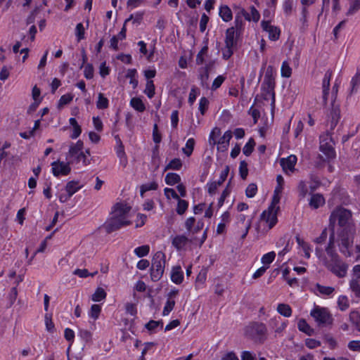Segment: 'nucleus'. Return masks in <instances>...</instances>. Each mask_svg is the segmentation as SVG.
<instances>
[{
    "mask_svg": "<svg viewBox=\"0 0 360 360\" xmlns=\"http://www.w3.org/2000/svg\"><path fill=\"white\" fill-rule=\"evenodd\" d=\"M184 279V272L180 266H175L171 272V280L176 284H181Z\"/></svg>",
    "mask_w": 360,
    "mask_h": 360,
    "instance_id": "nucleus-20",
    "label": "nucleus"
},
{
    "mask_svg": "<svg viewBox=\"0 0 360 360\" xmlns=\"http://www.w3.org/2000/svg\"><path fill=\"white\" fill-rule=\"evenodd\" d=\"M106 297V292L102 288H98L91 296L94 302H100Z\"/></svg>",
    "mask_w": 360,
    "mask_h": 360,
    "instance_id": "nucleus-35",
    "label": "nucleus"
},
{
    "mask_svg": "<svg viewBox=\"0 0 360 360\" xmlns=\"http://www.w3.org/2000/svg\"><path fill=\"white\" fill-rule=\"evenodd\" d=\"M178 200L177 203V207H176V212L181 215L184 214V212L186 211L188 207V202L185 200H181L179 198V199H176Z\"/></svg>",
    "mask_w": 360,
    "mask_h": 360,
    "instance_id": "nucleus-39",
    "label": "nucleus"
},
{
    "mask_svg": "<svg viewBox=\"0 0 360 360\" xmlns=\"http://www.w3.org/2000/svg\"><path fill=\"white\" fill-rule=\"evenodd\" d=\"M101 310V307L99 304H93L91 307L90 310V316L94 319H98L100 312Z\"/></svg>",
    "mask_w": 360,
    "mask_h": 360,
    "instance_id": "nucleus-61",
    "label": "nucleus"
},
{
    "mask_svg": "<svg viewBox=\"0 0 360 360\" xmlns=\"http://www.w3.org/2000/svg\"><path fill=\"white\" fill-rule=\"evenodd\" d=\"M131 224V221L129 219L117 217L111 214L110 218L108 219L104 226L106 231L110 233Z\"/></svg>",
    "mask_w": 360,
    "mask_h": 360,
    "instance_id": "nucleus-7",
    "label": "nucleus"
},
{
    "mask_svg": "<svg viewBox=\"0 0 360 360\" xmlns=\"http://www.w3.org/2000/svg\"><path fill=\"white\" fill-rule=\"evenodd\" d=\"M136 73L137 72L136 69H129L126 75V77L130 79V84L133 85L134 89L138 86V80L135 78Z\"/></svg>",
    "mask_w": 360,
    "mask_h": 360,
    "instance_id": "nucleus-41",
    "label": "nucleus"
},
{
    "mask_svg": "<svg viewBox=\"0 0 360 360\" xmlns=\"http://www.w3.org/2000/svg\"><path fill=\"white\" fill-rule=\"evenodd\" d=\"M221 129L218 127H215L212 129L210 134L209 142L210 144L216 145L217 138L220 135Z\"/></svg>",
    "mask_w": 360,
    "mask_h": 360,
    "instance_id": "nucleus-50",
    "label": "nucleus"
},
{
    "mask_svg": "<svg viewBox=\"0 0 360 360\" xmlns=\"http://www.w3.org/2000/svg\"><path fill=\"white\" fill-rule=\"evenodd\" d=\"M181 177L176 173H168L165 176V182L167 184L173 186L176 184L179 183Z\"/></svg>",
    "mask_w": 360,
    "mask_h": 360,
    "instance_id": "nucleus-32",
    "label": "nucleus"
},
{
    "mask_svg": "<svg viewBox=\"0 0 360 360\" xmlns=\"http://www.w3.org/2000/svg\"><path fill=\"white\" fill-rule=\"evenodd\" d=\"M239 172L241 178L245 179L248 174V164L245 160L240 162Z\"/></svg>",
    "mask_w": 360,
    "mask_h": 360,
    "instance_id": "nucleus-55",
    "label": "nucleus"
},
{
    "mask_svg": "<svg viewBox=\"0 0 360 360\" xmlns=\"http://www.w3.org/2000/svg\"><path fill=\"white\" fill-rule=\"evenodd\" d=\"M336 229V243L340 252L345 257H351L352 248L356 235V226L352 219V213L350 210L342 207H337L330 213L329 217V228L335 233Z\"/></svg>",
    "mask_w": 360,
    "mask_h": 360,
    "instance_id": "nucleus-1",
    "label": "nucleus"
},
{
    "mask_svg": "<svg viewBox=\"0 0 360 360\" xmlns=\"http://www.w3.org/2000/svg\"><path fill=\"white\" fill-rule=\"evenodd\" d=\"M90 155L89 150L87 149L85 152L82 151L79 155L74 157L70 162L78 163L82 161L84 166H87L91 163Z\"/></svg>",
    "mask_w": 360,
    "mask_h": 360,
    "instance_id": "nucleus-19",
    "label": "nucleus"
},
{
    "mask_svg": "<svg viewBox=\"0 0 360 360\" xmlns=\"http://www.w3.org/2000/svg\"><path fill=\"white\" fill-rule=\"evenodd\" d=\"M143 13L141 12H137L135 14H131L130 16L126 19L125 24L127 22L132 21V23L136 25H139L141 24V21L143 20Z\"/></svg>",
    "mask_w": 360,
    "mask_h": 360,
    "instance_id": "nucleus-31",
    "label": "nucleus"
},
{
    "mask_svg": "<svg viewBox=\"0 0 360 360\" xmlns=\"http://www.w3.org/2000/svg\"><path fill=\"white\" fill-rule=\"evenodd\" d=\"M195 140L193 138L188 139L186 143V146L182 148L183 153L188 157L191 156L195 146Z\"/></svg>",
    "mask_w": 360,
    "mask_h": 360,
    "instance_id": "nucleus-33",
    "label": "nucleus"
},
{
    "mask_svg": "<svg viewBox=\"0 0 360 360\" xmlns=\"http://www.w3.org/2000/svg\"><path fill=\"white\" fill-rule=\"evenodd\" d=\"M297 162V157L291 155L287 158L281 159L280 163L285 173L288 172H292L295 170V166Z\"/></svg>",
    "mask_w": 360,
    "mask_h": 360,
    "instance_id": "nucleus-13",
    "label": "nucleus"
},
{
    "mask_svg": "<svg viewBox=\"0 0 360 360\" xmlns=\"http://www.w3.org/2000/svg\"><path fill=\"white\" fill-rule=\"evenodd\" d=\"M45 325L46 330L50 333H53L55 326L54 323L52 321L51 316L49 314H46L45 315Z\"/></svg>",
    "mask_w": 360,
    "mask_h": 360,
    "instance_id": "nucleus-56",
    "label": "nucleus"
},
{
    "mask_svg": "<svg viewBox=\"0 0 360 360\" xmlns=\"http://www.w3.org/2000/svg\"><path fill=\"white\" fill-rule=\"evenodd\" d=\"M262 27L263 30L269 33V37L272 41L278 39L280 37V30L271 25L268 21H262Z\"/></svg>",
    "mask_w": 360,
    "mask_h": 360,
    "instance_id": "nucleus-12",
    "label": "nucleus"
},
{
    "mask_svg": "<svg viewBox=\"0 0 360 360\" xmlns=\"http://www.w3.org/2000/svg\"><path fill=\"white\" fill-rule=\"evenodd\" d=\"M82 187V186L79 185L78 181H71L67 184V185L65 186V191L70 196H72L77 191H78Z\"/></svg>",
    "mask_w": 360,
    "mask_h": 360,
    "instance_id": "nucleus-26",
    "label": "nucleus"
},
{
    "mask_svg": "<svg viewBox=\"0 0 360 360\" xmlns=\"http://www.w3.org/2000/svg\"><path fill=\"white\" fill-rule=\"evenodd\" d=\"M292 74V69L286 61L283 62L281 66V75L283 77H290Z\"/></svg>",
    "mask_w": 360,
    "mask_h": 360,
    "instance_id": "nucleus-52",
    "label": "nucleus"
},
{
    "mask_svg": "<svg viewBox=\"0 0 360 360\" xmlns=\"http://www.w3.org/2000/svg\"><path fill=\"white\" fill-rule=\"evenodd\" d=\"M117 146L116 148V153L117 157L120 158V164L122 165L124 167H126L127 164V158L124 152V146L120 140V139L117 136Z\"/></svg>",
    "mask_w": 360,
    "mask_h": 360,
    "instance_id": "nucleus-17",
    "label": "nucleus"
},
{
    "mask_svg": "<svg viewBox=\"0 0 360 360\" xmlns=\"http://www.w3.org/2000/svg\"><path fill=\"white\" fill-rule=\"evenodd\" d=\"M315 290L323 295H330L335 291V288L333 287L324 286L319 283L316 284Z\"/></svg>",
    "mask_w": 360,
    "mask_h": 360,
    "instance_id": "nucleus-28",
    "label": "nucleus"
},
{
    "mask_svg": "<svg viewBox=\"0 0 360 360\" xmlns=\"http://www.w3.org/2000/svg\"><path fill=\"white\" fill-rule=\"evenodd\" d=\"M96 274V272H94L93 274H89L88 270L86 269H77L73 271L74 275H77L80 278H86L89 276H94Z\"/></svg>",
    "mask_w": 360,
    "mask_h": 360,
    "instance_id": "nucleus-60",
    "label": "nucleus"
},
{
    "mask_svg": "<svg viewBox=\"0 0 360 360\" xmlns=\"http://www.w3.org/2000/svg\"><path fill=\"white\" fill-rule=\"evenodd\" d=\"M335 243V234L333 232H331L330 237H329L328 243L327 246L326 247V252L327 255H328V257L330 258V260H328L329 262H333L335 259L340 258L339 255L336 252Z\"/></svg>",
    "mask_w": 360,
    "mask_h": 360,
    "instance_id": "nucleus-11",
    "label": "nucleus"
},
{
    "mask_svg": "<svg viewBox=\"0 0 360 360\" xmlns=\"http://www.w3.org/2000/svg\"><path fill=\"white\" fill-rule=\"evenodd\" d=\"M331 77H332V72L330 70H328L326 72L324 77L323 79V82H322L323 91H329L330 81Z\"/></svg>",
    "mask_w": 360,
    "mask_h": 360,
    "instance_id": "nucleus-42",
    "label": "nucleus"
},
{
    "mask_svg": "<svg viewBox=\"0 0 360 360\" xmlns=\"http://www.w3.org/2000/svg\"><path fill=\"white\" fill-rule=\"evenodd\" d=\"M351 89L349 95L356 93L360 87V75L355 74L351 80Z\"/></svg>",
    "mask_w": 360,
    "mask_h": 360,
    "instance_id": "nucleus-34",
    "label": "nucleus"
},
{
    "mask_svg": "<svg viewBox=\"0 0 360 360\" xmlns=\"http://www.w3.org/2000/svg\"><path fill=\"white\" fill-rule=\"evenodd\" d=\"M325 203V199L321 194L316 193L311 195L309 200V206L313 209H317Z\"/></svg>",
    "mask_w": 360,
    "mask_h": 360,
    "instance_id": "nucleus-22",
    "label": "nucleus"
},
{
    "mask_svg": "<svg viewBox=\"0 0 360 360\" xmlns=\"http://www.w3.org/2000/svg\"><path fill=\"white\" fill-rule=\"evenodd\" d=\"M298 329L308 335H311L314 330L309 326L304 319H300L297 323Z\"/></svg>",
    "mask_w": 360,
    "mask_h": 360,
    "instance_id": "nucleus-27",
    "label": "nucleus"
},
{
    "mask_svg": "<svg viewBox=\"0 0 360 360\" xmlns=\"http://www.w3.org/2000/svg\"><path fill=\"white\" fill-rule=\"evenodd\" d=\"M237 44V39L235 37L234 27H229L226 31L225 46L227 47H236Z\"/></svg>",
    "mask_w": 360,
    "mask_h": 360,
    "instance_id": "nucleus-16",
    "label": "nucleus"
},
{
    "mask_svg": "<svg viewBox=\"0 0 360 360\" xmlns=\"http://www.w3.org/2000/svg\"><path fill=\"white\" fill-rule=\"evenodd\" d=\"M232 138V132L231 131H226L222 137L217 141V150L220 151H225L228 149L229 141Z\"/></svg>",
    "mask_w": 360,
    "mask_h": 360,
    "instance_id": "nucleus-14",
    "label": "nucleus"
},
{
    "mask_svg": "<svg viewBox=\"0 0 360 360\" xmlns=\"http://www.w3.org/2000/svg\"><path fill=\"white\" fill-rule=\"evenodd\" d=\"M263 91V98L264 100H269V97L271 98V105H274L275 103V93L274 89L269 91V89L262 86Z\"/></svg>",
    "mask_w": 360,
    "mask_h": 360,
    "instance_id": "nucleus-46",
    "label": "nucleus"
},
{
    "mask_svg": "<svg viewBox=\"0 0 360 360\" xmlns=\"http://www.w3.org/2000/svg\"><path fill=\"white\" fill-rule=\"evenodd\" d=\"M219 15L225 22H229L232 20L233 15L230 8L228 6H221L219 8Z\"/></svg>",
    "mask_w": 360,
    "mask_h": 360,
    "instance_id": "nucleus-24",
    "label": "nucleus"
},
{
    "mask_svg": "<svg viewBox=\"0 0 360 360\" xmlns=\"http://www.w3.org/2000/svg\"><path fill=\"white\" fill-rule=\"evenodd\" d=\"M328 136L325 138L321 137L319 148L326 158L330 160L335 158V152L332 145L328 142Z\"/></svg>",
    "mask_w": 360,
    "mask_h": 360,
    "instance_id": "nucleus-10",
    "label": "nucleus"
},
{
    "mask_svg": "<svg viewBox=\"0 0 360 360\" xmlns=\"http://www.w3.org/2000/svg\"><path fill=\"white\" fill-rule=\"evenodd\" d=\"M255 140L251 138L249 139L248 142L245 145L243 148V153L245 155L249 156L252 153L255 146Z\"/></svg>",
    "mask_w": 360,
    "mask_h": 360,
    "instance_id": "nucleus-36",
    "label": "nucleus"
},
{
    "mask_svg": "<svg viewBox=\"0 0 360 360\" xmlns=\"http://www.w3.org/2000/svg\"><path fill=\"white\" fill-rule=\"evenodd\" d=\"M85 29L82 23H78L75 28V35L78 41L84 39Z\"/></svg>",
    "mask_w": 360,
    "mask_h": 360,
    "instance_id": "nucleus-48",
    "label": "nucleus"
},
{
    "mask_svg": "<svg viewBox=\"0 0 360 360\" xmlns=\"http://www.w3.org/2000/svg\"><path fill=\"white\" fill-rule=\"evenodd\" d=\"M283 185L277 184L274 190L272 205L267 210H264L261 215L262 219L268 224L269 229L273 228L277 223V216L274 205L278 204L280 201V194L283 191Z\"/></svg>",
    "mask_w": 360,
    "mask_h": 360,
    "instance_id": "nucleus-2",
    "label": "nucleus"
},
{
    "mask_svg": "<svg viewBox=\"0 0 360 360\" xmlns=\"http://www.w3.org/2000/svg\"><path fill=\"white\" fill-rule=\"evenodd\" d=\"M338 304L341 311H345L349 308V304L346 296L341 295L338 297Z\"/></svg>",
    "mask_w": 360,
    "mask_h": 360,
    "instance_id": "nucleus-47",
    "label": "nucleus"
},
{
    "mask_svg": "<svg viewBox=\"0 0 360 360\" xmlns=\"http://www.w3.org/2000/svg\"><path fill=\"white\" fill-rule=\"evenodd\" d=\"M208 52V47L205 46L202 48L200 52L196 56V63L202 65L205 62V56H207Z\"/></svg>",
    "mask_w": 360,
    "mask_h": 360,
    "instance_id": "nucleus-45",
    "label": "nucleus"
},
{
    "mask_svg": "<svg viewBox=\"0 0 360 360\" xmlns=\"http://www.w3.org/2000/svg\"><path fill=\"white\" fill-rule=\"evenodd\" d=\"M155 85L153 81L148 80L146 85L144 93L148 96V98H151L155 95Z\"/></svg>",
    "mask_w": 360,
    "mask_h": 360,
    "instance_id": "nucleus-40",
    "label": "nucleus"
},
{
    "mask_svg": "<svg viewBox=\"0 0 360 360\" xmlns=\"http://www.w3.org/2000/svg\"><path fill=\"white\" fill-rule=\"evenodd\" d=\"M160 326L162 327L163 322L162 321H153L151 320L146 324V328L148 330H154L158 326Z\"/></svg>",
    "mask_w": 360,
    "mask_h": 360,
    "instance_id": "nucleus-62",
    "label": "nucleus"
},
{
    "mask_svg": "<svg viewBox=\"0 0 360 360\" xmlns=\"http://www.w3.org/2000/svg\"><path fill=\"white\" fill-rule=\"evenodd\" d=\"M298 191L300 195L302 198H304L308 192L307 184L304 181H301L298 184Z\"/></svg>",
    "mask_w": 360,
    "mask_h": 360,
    "instance_id": "nucleus-64",
    "label": "nucleus"
},
{
    "mask_svg": "<svg viewBox=\"0 0 360 360\" xmlns=\"http://www.w3.org/2000/svg\"><path fill=\"white\" fill-rule=\"evenodd\" d=\"M131 209V207L126 203L117 202L114 205L111 214L117 217L129 219Z\"/></svg>",
    "mask_w": 360,
    "mask_h": 360,
    "instance_id": "nucleus-8",
    "label": "nucleus"
},
{
    "mask_svg": "<svg viewBox=\"0 0 360 360\" xmlns=\"http://www.w3.org/2000/svg\"><path fill=\"white\" fill-rule=\"evenodd\" d=\"M157 188L158 184L155 181L146 184L141 187V195L143 196L146 191L156 190Z\"/></svg>",
    "mask_w": 360,
    "mask_h": 360,
    "instance_id": "nucleus-53",
    "label": "nucleus"
},
{
    "mask_svg": "<svg viewBox=\"0 0 360 360\" xmlns=\"http://www.w3.org/2000/svg\"><path fill=\"white\" fill-rule=\"evenodd\" d=\"M310 314L319 326L329 325L333 322V318L326 308L315 307Z\"/></svg>",
    "mask_w": 360,
    "mask_h": 360,
    "instance_id": "nucleus-6",
    "label": "nucleus"
},
{
    "mask_svg": "<svg viewBox=\"0 0 360 360\" xmlns=\"http://www.w3.org/2000/svg\"><path fill=\"white\" fill-rule=\"evenodd\" d=\"M96 107L98 109H105L108 107V100L102 93L98 94Z\"/></svg>",
    "mask_w": 360,
    "mask_h": 360,
    "instance_id": "nucleus-37",
    "label": "nucleus"
},
{
    "mask_svg": "<svg viewBox=\"0 0 360 360\" xmlns=\"http://www.w3.org/2000/svg\"><path fill=\"white\" fill-rule=\"evenodd\" d=\"M149 250H150L149 245H142V246L136 248L134 250V252L138 257H142L146 256L148 254Z\"/></svg>",
    "mask_w": 360,
    "mask_h": 360,
    "instance_id": "nucleus-49",
    "label": "nucleus"
},
{
    "mask_svg": "<svg viewBox=\"0 0 360 360\" xmlns=\"http://www.w3.org/2000/svg\"><path fill=\"white\" fill-rule=\"evenodd\" d=\"M277 311L285 317H290L292 315V309L287 304H279L277 307Z\"/></svg>",
    "mask_w": 360,
    "mask_h": 360,
    "instance_id": "nucleus-29",
    "label": "nucleus"
},
{
    "mask_svg": "<svg viewBox=\"0 0 360 360\" xmlns=\"http://www.w3.org/2000/svg\"><path fill=\"white\" fill-rule=\"evenodd\" d=\"M332 109L330 113V120L329 121L330 129L333 130L340 120V108L332 104Z\"/></svg>",
    "mask_w": 360,
    "mask_h": 360,
    "instance_id": "nucleus-18",
    "label": "nucleus"
},
{
    "mask_svg": "<svg viewBox=\"0 0 360 360\" xmlns=\"http://www.w3.org/2000/svg\"><path fill=\"white\" fill-rule=\"evenodd\" d=\"M73 98V96L71 94L63 95L58 101V108H62L66 104H68Z\"/></svg>",
    "mask_w": 360,
    "mask_h": 360,
    "instance_id": "nucleus-59",
    "label": "nucleus"
},
{
    "mask_svg": "<svg viewBox=\"0 0 360 360\" xmlns=\"http://www.w3.org/2000/svg\"><path fill=\"white\" fill-rule=\"evenodd\" d=\"M131 106L138 112H142L146 110V107L140 98L134 97L130 101Z\"/></svg>",
    "mask_w": 360,
    "mask_h": 360,
    "instance_id": "nucleus-25",
    "label": "nucleus"
},
{
    "mask_svg": "<svg viewBox=\"0 0 360 360\" xmlns=\"http://www.w3.org/2000/svg\"><path fill=\"white\" fill-rule=\"evenodd\" d=\"M153 141L158 144L161 142L162 136L161 134L158 131V128L157 124H154L153 130Z\"/></svg>",
    "mask_w": 360,
    "mask_h": 360,
    "instance_id": "nucleus-63",
    "label": "nucleus"
},
{
    "mask_svg": "<svg viewBox=\"0 0 360 360\" xmlns=\"http://www.w3.org/2000/svg\"><path fill=\"white\" fill-rule=\"evenodd\" d=\"M70 163L56 161L53 162L52 165V172L55 176H59L60 175L66 176L70 171L71 168L69 165Z\"/></svg>",
    "mask_w": 360,
    "mask_h": 360,
    "instance_id": "nucleus-9",
    "label": "nucleus"
},
{
    "mask_svg": "<svg viewBox=\"0 0 360 360\" xmlns=\"http://www.w3.org/2000/svg\"><path fill=\"white\" fill-rule=\"evenodd\" d=\"M276 253L272 251L264 255L262 257V262L264 265L270 264L275 259Z\"/></svg>",
    "mask_w": 360,
    "mask_h": 360,
    "instance_id": "nucleus-51",
    "label": "nucleus"
},
{
    "mask_svg": "<svg viewBox=\"0 0 360 360\" xmlns=\"http://www.w3.org/2000/svg\"><path fill=\"white\" fill-rule=\"evenodd\" d=\"M349 287L356 297H360V284L356 279H352L349 282Z\"/></svg>",
    "mask_w": 360,
    "mask_h": 360,
    "instance_id": "nucleus-44",
    "label": "nucleus"
},
{
    "mask_svg": "<svg viewBox=\"0 0 360 360\" xmlns=\"http://www.w3.org/2000/svg\"><path fill=\"white\" fill-rule=\"evenodd\" d=\"M188 242V238L184 235L175 236L172 241V245L177 250H181L185 248Z\"/></svg>",
    "mask_w": 360,
    "mask_h": 360,
    "instance_id": "nucleus-21",
    "label": "nucleus"
},
{
    "mask_svg": "<svg viewBox=\"0 0 360 360\" xmlns=\"http://www.w3.org/2000/svg\"><path fill=\"white\" fill-rule=\"evenodd\" d=\"M266 328L261 323H252L245 328V335L256 341H263Z\"/></svg>",
    "mask_w": 360,
    "mask_h": 360,
    "instance_id": "nucleus-5",
    "label": "nucleus"
},
{
    "mask_svg": "<svg viewBox=\"0 0 360 360\" xmlns=\"http://www.w3.org/2000/svg\"><path fill=\"white\" fill-rule=\"evenodd\" d=\"M262 86L269 89V91L274 90L275 87V79L272 73V68L268 67L264 75Z\"/></svg>",
    "mask_w": 360,
    "mask_h": 360,
    "instance_id": "nucleus-15",
    "label": "nucleus"
},
{
    "mask_svg": "<svg viewBox=\"0 0 360 360\" xmlns=\"http://www.w3.org/2000/svg\"><path fill=\"white\" fill-rule=\"evenodd\" d=\"M349 8L346 15L349 16L355 14L360 9V0H349Z\"/></svg>",
    "mask_w": 360,
    "mask_h": 360,
    "instance_id": "nucleus-30",
    "label": "nucleus"
},
{
    "mask_svg": "<svg viewBox=\"0 0 360 360\" xmlns=\"http://www.w3.org/2000/svg\"><path fill=\"white\" fill-rule=\"evenodd\" d=\"M257 191V186L255 184H250L248 185L245 190V194L248 198L254 197Z\"/></svg>",
    "mask_w": 360,
    "mask_h": 360,
    "instance_id": "nucleus-57",
    "label": "nucleus"
},
{
    "mask_svg": "<svg viewBox=\"0 0 360 360\" xmlns=\"http://www.w3.org/2000/svg\"><path fill=\"white\" fill-rule=\"evenodd\" d=\"M84 143L82 141L79 140L75 144L70 146L69 149V156L70 158H73L76 155H79L83 150Z\"/></svg>",
    "mask_w": 360,
    "mask_h": 360,
    "instance_id": "nucleus-23",
    "label": "nucleus"
},
{
    "mask_svg": "<svg viewBox=\"0 0 360 360\" xmlns=\"http://www.w3.org/2000/svg\"><path fill=\"white\" fill-rule=\"evenodd\" d=\"M209 101L205 97H202L199 102V110L200 113L203 115L208 108Z\"/></svg>",
    "mask_w": 360,
    "mask_h": 360,
    "instance_id": "nucleus-58",
    "label": "nucleus"
},
{
    "mask_svg": "<svg viewBox=\"0 0 360 360\" xmlns=\"http://www.w3.org/2000/svg\"><path fill=\"white\" fill-rule=\"evenodd\" d=\"M349 320L356 326L358 331H360V315L357 311H352L349 314Z\"/></svg>",
    "mask_w": 360,
    "mask_h": 360,
    "instance_id": "nucleus-43",
    "label": "nucleus"
},
{
    "mask_svg": "<svg viewBox=\"0 0 360 360\" xmlns=\"http://www.w3.org/2000/svg\"><path fill=\"white\" fill-rule=\"evenodd\" d=\"M323 265L339 278H344L347 275L348 265L342 262L340 257L333 262H329L328 259H323Z\"/></svg>",
    "mask_w": 360,
    "mask_h": 360,
    "instance_id": "nucleus-4",
    "label": "nucleus"
},
{
    "mask_svg": "<svg viewBox=\"0 0 360 360\" xmlns=\"http://www.w3.org/2000/svg\"><path fill=\"white\" fill-rule=\"evenodd\" d=\"M165 267V255L161 251L157 252L153 259L150 268V278L154 282L162 278Z\"/></svg>",
    "mask_w": 360,
    "mask_h": 360,
    "instance_id": "nucleus-3",
    "label": "nucleus"
},
{
    "mask_svg": "<svg viewBox=\"0 0 360 360\" xmlns=\"http://www.w3.org/2000/svg\"><path fill=\"white\" fill-rule=\"evenodd\" d=\"M182 167V162L179 158H174L172 160L169 164L166 166L165 170L167 169H175L179 170Z\"/></svg>",
    "mask_w": 360,
    "mask_h": 360,
    "instance_id": "nucleus-38",
    "label": "nucleus"
},
{
    "mask_svg": "<svg viewBox=\"0 0 360 360\" xmlns=\"http://www.w3.org/2000/svg\"><path fill=\"white\" fill-rule=\"evenodd\" d=\"M175 305V301L174 300L168 299L166 302L165 306L162 311V315L167 316L173 309Z\"/></svg>",
    "mask_w": 360,
    "mask_h": 360,
    "instance_id": "nucleus-54",
    "label": "nucleus"
}]
</instances>
